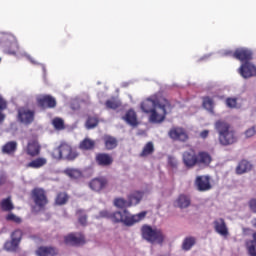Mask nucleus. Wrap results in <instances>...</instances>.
Listing matches in <instances>:
<instances>
[{
    "instance_id": "nucleus-1",
    "label": "nucleus",
    "mask_w": 256,
    "mask_h": 256,
    "mask_svg": "<svg viewBox=\"0 0 256 256\" xmlns=\"http://www.w3.org/2000/svg\"><path fill=\"white\" fill-rule=\"evenodd\" d=\"M214 129L218 133V141L222 147H229L235 145L237 135L235 130L231 129V124L223 120H217L214 124Z\"/></svg>"
},
{
    "instance_id": "nucleus-2",
    "label": "nucleus",
    "mask_w": 256,
    "mask_h": 256,
    "mask_svg": "<svg viewBox=\"0 0 256 256\" xmlns=\"http://www.w3.org/2000/svg\"><path fill=\"white\" fill-rule=\"evenodd\" d=\"M147 215V212L143 211L136 215H131L127 211V209H124L122 211H116L113 213L112 216V222L113 223H123V225H126V227H131L135 225V223H139V221H142V219H145V216Z\"/></svg>"
},
{
    "instance_id": "nucleus-3",
    "label": "nucleus",
    "mask_w": 256,
    "mask_h": 256,
    "mask_svg": "<svg viewBox=\"0 0 256 256\" xmlns=\"http://www.w3.org/2000/svg\"><path fill=\"white\" fill-rule=\"evenodd\" d=\"M141 236L144 241L151 243V245H161L165 243L167 236L159 228H153L150 225H143L141 228Z\"/></svg>"
},
{
    "instance_id": "nucleus-4",
    "label": "nucleus",
    "mask_w": 256,
    "mask_h": 256,
    "mask_svg": "<svg viewBox=\"0 0 256 256\" xmlns=\"http://www.w3.org/2000/svg\"><path fill=\"white\" fill-rule=\"evenodd\" d=\"M52 157L58 160L65 159L66 161H75V159L79 157V154L77 151H73V148L69 144L62 143L53 150Z\"/></svg>"
},
{
    "instance_id": "nucleus-5",
    "label": "nucleus",
    "mask_w": 256,
    "mask_h": 256,
    "mask_svg": "<svg viewBox=\"0 0 256 256\" xmlns=\"http://www.w3.org/2000/svg\"><path fill=\"white\" fill-rule=\"evenodd\" d=\"M167 109H172L171 102L169 100H162L159 107L155 108L149 115V123L159 124L165 121L167 117Z\"/></svg>"
},
{
    "instance_id": "nucleus-6",
    "label": "nucleus",
    "mask_w": 256,
    "mask_h": 256,
    "mask_svg": "<svg viewBox=\"0 0 256 256\" xmlns=\"http://www.w3.org/2000/svg\"><path fill=\"white\" fill-rule=\"evenodd\" d=\"M162 101H167V98H164L160 94H154L144 100L140 107L143 113H153V111H155V109L161 105Z\"/></svg>"
},
{
    "instance_id": "nucleus-7",
    "label": "nucleus",
    "mask_w": 256,
    "mask_h": 256,
    "mask_svg": "<svg viewBox=\"0 0 256 256\" xmlns=\"http://www.w3.org/2000/svg\"><path fill=\"white\" fill-rule=\"evenodd\" d=\"M31 199L33 200L34 205L38 209V211H43V209H45V207L49 203L47 193L43 188H34L31 191Z\"/></svg>"
},
{
    "instance_id": "nucleus-8",
    "label": "nucleus",
    "mask_w": 256,
    "mask_h": 256,
    "mask_svg": "<svg viewBox=\"0 0 256 256\" xmlns=\"http://www.w3.org/2000/svg\"><path fill=\"white\" fill-rule=\"evenodd\" d=\"M17 120L24 125H31L35 121V112L25 106L17 109Z\"/></svg>"
},
{
    "instance_id": "nucleus-9",
    "label": "nucleus",
    "mask_w": 256,
    "mask_h": 256,
    "mask_svg": "<svg viewBox=\"0 0 256 256\" xmlns=\"http://www.w3.org/2000/svg\"><path fill=\"white\" fill-rule=\"evenodd\" d=\"M36 103L40 109H55L57 107V100L51 95L37 96Z\"/></svg>"
},
{
    "instance_id": "nucleus-10",
    "label": "nucleus",
    "mask_w": 256,
    "mask_h": 256,
    "mask_svg": "<svg viewBox=\"0 0 256 256\" xmlns=\"http://www.w3.org/2000/svg\"><path fill=\"white\" fill-rule=\"evenodd\" d=\"M183 164L187 169H193L197 165V153L194 149L183 152L182 154Z\"/></svg>"
},
{
    "instance_id": "nucleus-11",
    "label": "nucleus",
    "mask_w": 256,
    "mask_h": 256,
    "mask_svg": "<svg viewBox=\"0 0 256 256\" xmlns=\"http://www.w3.org/2000/svg\"><path fill=\"white\" fill-rule=\"evenodd\" d=\"M243 79H251V77H256V66L251 62H244L238 69Z\"/></svg>"
},
{
    "instance_id": "nucleus-12",
    "label": "nucleus",
    "mask_w": 256,
    "mask_h": 256,
    "mask_svg": "<svg viewBox=\"0 0 256 256\" xmlns=\"http://www.w3.org/2000/svg\"><path fill=\"white\" fill-rule=\"evenodd\" d=\"M195 187L197 191H210V189H213V186L211 185V177L197 176L195 179Z\"/></svg>"
},
{
    "instance_id": "nucleus-13",
    "label": "nucleus",
    "mask_w": 256,
    "mask_h": 256,
    "mask_svg": "<svg viewBox=\"0 0 256 256\" xmlns=\"http://www.w3.org/2000/svg\"><path fill=\"white\" fill-rule=\"evenodd\" d=\"M107 178L105 177H98L94 178L89 182V187L92 191H95L96 193H101L105 187L108 185Z\"/></svg>"
},
{
    "instance_id": "nucleus-14",
    "label": "nucleus",
    "mask_w": 256,
    "mask_h": 256,
    "mask_svg": "<svg viewBox=\"0 0 256 256\" xmlns=\"http://www.w3.org/2000/svg\"><path fill=\"white\" fill-rule=\"evenodd\" d=\"M95 161L99 167H111L113 165V156L107 153L96 154Z\"/></svg>"
},
{
    "instance_id": "nucleus-15",
    "label": "nucleus",
    "mask_w": 256,
    "mask_h": 256,
    "mask_svg": "<svg viewBox=\"0 0 256 256\" xmlns=\"http://www.w3.org/2000/svg\"><path fill=\"white\" fill-rule=\"evenodd\" d=\"M233 57L239 61H244V63H249V61L253 59V52H251V50L241 48L235 51Z\"/></svg>"
},
{
    "instance_id": "nucleus-16",
    "label": "nucleus",
    "mask_w": 256,
    "mask_h": 256,
    "mask_svg": "<svg viewBox=\"0 0 256 256\" xmlns=\"http://www.w3.org/2000/svg\"><path fill=\"white\" fill-rule=\"evenodd\" d=\"M26 153L30 157H37V155L41 153V145H39V142L37 140L28 142Z\"/></svg>"
},
{
    "instance_id": "nucleus-17",
    "label": "nucleus",
    "mask_w": 256,
    "mask_h": 256,
    "mask_svg": "<svg viewBox=\"0 0 256 256\" xmlns=\"http://www.w3.org/2000/svg\"><path fill=\"white\" fill-rule=\"evenodd\" d=\"M214 229L216 233H219V235H222V237H227V235H229L227 224L223 218H219L218 220L214 221Z\"/></svg>"
},
{
    "instance_id": "nucleus-18",
    "label": "nucleus",
    "mask_w": 256,
    "mask_h": 256,
    "mask_svg": "<svg viewBox=\"0 0 256 256\" xmlns=\"http://www.w3.org/2000/svg\"><path fill=\"white\" fill-rule=\"evenodd\" d=\"M37 256H56L59 255V250L52 246H40L36 250Z\"/></svg>"
},
{
    "instance_id": "nucleus-19",
    "label": "nucleus",
    "mask_w": 256,
    "mask_h": 256,
    "mask_svg": "<svg viewBox=\"0 0 256 256\" xmlns=\"http://www.w3.org/2000/svg\"><path fill=\"white\" fill-rule=\"evenodd\" d=\"M169 136L171 139H174V141H187L189 139V136H187V133L183 131L181 128H175L169 131Z\"/></svg>"
},
{
    "instance_id": "nucleus-20",
    "label": "nucleus",
    "mask_w": 256,
    "mask_h": 256,
    "mask_svg": "<svg viewBox=\"0 0 256 256\" xmlns=\"http://www.w3.org/2000/svg\"><path fill=\"white\" fill-rule=\"evenodd\" d=\"M212 161H213V158L211 157V154H209L208 152H205V151L198 152L197 165H203V167H209Z\"/></svg>"
},
{
    "instance_id": "nucleus-21",
    "label": "nucleus",
    "mask_w": 256,
    "mask_h": 256,
    "mask_svg": "<svg viewBox=\"0 0 256 256\" xmlns=\"http://www.w3.org/2000/svg\"><path fill=\"white\" fill-rule=\"evenodd\" d=\"M122 119L131 127H137V125H139V121H137V113L132 109L128 110Z\"/></svg>"
},
{
    "instance_id": "nucleus-22",
    "label": "nucleus",
    "mask_w": 256,
    "mask_h": 256,
    "mask_svg": "<svg viewBox=\"0 0 256 256\" xmlns=\"http://www.w3.org/2000/svg\"><path fill=\"white\" fill-rule=\"evenodd\" d=\"M253 165H251V162L247 160H242L239 162L238 166L236 167V173L237 175H243V173H247L248 171H251Z\"/></svg>"
},
{
    "instance_id": "nucleus-23",
    "label": "nucleus",
    "mask_w": 256,
    "mask_h": 256,
    "mask_svg": "<svg viewBox=\"0 0 256 256\" xmlns=\"http://www.w3.org/2000/svg\"><path fill=\"white\" fill-rule=\"evenodd\" d=\"M64 241L66 245H71L72 247H75L83 243V237H77L75 234H69L65 237Z\"/></svg>"
},
{
    "instance_id": "nucleus-24",
    "label": "nucleus",
    "mask_w": 256,
    "mask_h": 256,
    "mask_svg": "<svg viewBox=\"0 0 256 256\" xmlns=\"http://www.w3.org/2000/svg\"><path fill=\"white\" fill-rule=\"evenodd\" d=\"M104 145L107 151H112V149H115L118 145L117 138L109 135L104 136Z\"/></svg>"
},
{
    "instance_id": "nucleus-25",
    "label": "nucleus",
    "mask_w": 256,
    "mask_h": 256,
    "mask_svg": "<svg viewBox=\"0 0 256 256\" xmlns=\"http://www.w3.org/2000/svg\"><path fill=\"white\" fill-rule=\"evenodd\" d=\"M141 199H143V192H134L128 195V203L131 206L139 205L141 203Z\"/></svg>"
},
{
    "instance_id": "nucleus-26",
    "label": "nucleus",
    "mask_w": 256,
    "mask_h": 256,
    "mask_svg": "<svg viewBox=\"0 0 256 256\" xmlns=\"http://www.w3.org/2000/svg\"><path fill=\"white\" fill-rule=\"evenodd\" d=\"M176 203L180 209H187V207L191 205V198H189L187 195L181 194L176 200Z\"/></svg>"
},
{
    "instance_id": "nucleus-27",
    "label": "nucleus",
    "mask_w": 256,
    "mask_h": 256,
    "mask_svg": "<svg viewBox=\"0 0 256 256\" xmlns=\"http://www.w3.org/2000/svg\"><path fill=\"white\" fill-rule=\"evenodd\" d=\"M79 149H82V151H93L95 149V142L89 138H85L80 142Z\"/></svg>"
},
{
    "instance_id": "nucleus-28",
    "label": "nucleus",
    "mask_w": 256,
    "mask_h": 256,
    "mask_svg": "<svg viewBox=\"0 0 256 256\" xmlns=\"http://www.w3.org/2000/svg\"><path fill=\"white\" fill-rule=\"evenodd\" d=\"M197 243V239L193 236L186 237L182 243L183 251H191L192 247Z\"/></svg>"
},
{
    "instance_id": "nucleus-29",
    "label": "nucleus",
    "mask_w": 256,
    "mask_h": 256,
    "mask_svg": "<svg viewBox=\"0 0 256 256\" xmlns=\"http://www.w3.org/2000/svg\"><path fill=\"white\" fill-rule=\"evenodd\" d=\"M44 165H47V159L36 158L28 163L27 167H31L32 169H41V167H44Z\"/></svg>"
},
{
    "instance_id": "nucleus-30",
    "label": "nucleus",
    "mask_w": 256,
    "mask_h": 256,
    "mask_svg": "<svg viewBox=\"0 0 256 256\" xmlns=\"http://www.w3.org/2000/svg\"><path fill=\"white\" fill-rule=\"evenodd\" d=\"M253 240L246 243L248 254L250 256H256V232L252 235Z\"/></svg>"
},
{
    "instance_id": "nucleus-31",
    "label": "nucleus",
    "mask_w": 256,
    "mask_h": 256,
    "mask_svg": "<svg viewBox=\"0 0 256 256\" xmlns=\"http://www.w3.org/2000/svg\"><path fill=\"white\" fill-rule=\"evenodd\" d=\"M0 208L2 209V211H13L15 209V206L11 201V197L2 199V201L0 202Z\"/></svg>"
},
{
    "instance_id": "nucleus-32",
    "label": "nucleus",
    "mask_w": 256,
    "mask_h": 256,
    "mask_svg": "<svg viewBox=\"0 0 256 256\" xmlns=\"http://www.w3.org/2000/svg\"><path fill=\"white\" fill-rule=\"evenodd\" d=\"M70 179H81L83 177V173L79 169H74V168H68L64 171Z\"/></svg>"
},
{
    "instance_id": "nucleus-33",
    "label": "nucleus",
    "mask_w": 256,
    "mask_h": 256,
    "mask_svg": "<svg viewBox=\"0 0 256 256\" xmlns=\"http://www.w3.org/2000/svg\"><path fill=\"white\" fill-rule=\"evenodd\" d=\"M2 151H3V153H6L7 155H11V153H15V151H17V142L10 141V142L6 143L2 147Z\"/></svg>"
},
{
    "instance_id": "nucleus-34",
    "label": "nucleus",
    "mask_w": 256,
    "mask_h": 256,
    "mask_svg": "<svg viewBox=\"0 0 256 256\" xmlns=\"http://www.w3.org/2000/svg\"><path fill=\"white\" fill-rule=\"evenodd\" d=\"M155 152V146L153 145V142H148L142 152L140 153V157H148V155H153Z\"/></svg>"
},
{
    "instance_id": "nucleus-35",
    "label": "nucleus",
    "mask_w": 256,
    "mask_h": 256,
    "mask_svg": "<svg viewBox=\"0 0 256 256\" xmlns=\"http://www.w3.org/2000/svg\"><path fill=\"white\" fill-rule=\"evenodd\" d=\"M114 205L118 209H127V207H131L128 200H125L124 198H116L114 200Z\"/></svg>"
},
{
    "instance_id": "nucleus-36",
    "label": "nucleus",
    "mask_w": 256,
    "mask_h": 256,
    "mask_svg": "<svg viewBox=\"0 0 256 256\" xmlns=\"http://www.w3.org/2000/svg\"><path fill=\"white\" fill-rule=\"evenodd\" d=\"M99 125V119L97 117H88L85 127L86 129H95Z\"/></svg>"
},
{
    "instance_id": "nucleus-37",
    "label": "nucleus",
    "mask_w": 256,
    "mask_h": 256,
    "mask_svg": "<svg viewBox=\"0 0 256 256\" xmlns=\"http://www.w3.org/2000/svg\"><path fill=\"white\" fill-rule=\"evenodd\" d=\"M67 201H69V196L65 192L59 193L56 197V205H65Z\"/></svg>"
},
{
    "instance_id": "nucleus-38",
    "label": "nucleus",
    "mask_w": 256,
    "mask_h": 256,
    "mask_svg": "<svg viewBox=\"0 0 256 256\" xmlns=\"http://www.w3.org/2000/svg\"><path fill=\"white\" fill-rule=\"evenodd\" d=\"M17 247H19V243L15 242L13 239L4 244V249H6V251H17Z\"/></svg>"
},
{
    "instance_id": "nucleus-39",
    "label": "nucleus",
    "mask_w": 256,
    "mask_h": 256,
    "mask_svg": "<svg viewBox=\"0 0 256 256\" xmlns=\"http://www.w3.org/2000/svg\"><path fill=\"white\" fill-rule=\"evenodd\" d=\"M106 108L108 109H119V107H121V102L115 100V99H111V100H107L105 102Z\"/></svg>"
},
{
    "instance_id": "nucleus-40",
    "label": "nucleus",
    "mask_w": 256,
    "mask_h": 256,
    "mask_svg": "<svg viewBox=\"0 0 256 256\" xmlns=\"http://www.w3.org/2000/svg\"><path fill=\"white\" fill-rule=\"evenodd\" d=\"M203 107L209 111V113H213V100L209 97H205L203 99Z\"/></svg>"
},
{
    "instance_id": "nucleus-41",
    "label": "nucleus",
    "mask_w": 256,
    "mask_h": 256,
    "mask_svg": "<svg viewBox=\"0 0 256 256\" xmlns=\"http://www.w3.org/2000/svg\"><path fill=\"white\" fill-rule=\"evenodd\" d=\"M23 237V232L21 230H15L12 234H11V239L12 241H15L16 243H21V239Z\"/></svg>"
},
{
    "instance_id": "nucleus-42",
    "label": "nucleus",
    "mask_w": 256,
    "mask_h": 256,
    "mask_svg": "<svg viewBox=\"0 0 256 256\" xmlns=\"http://www.w3.org/2000/svg\"><path fill=\"white\" fill-rule=\"evenodd\" d=\"M111 219L113 221V213L109 212L108 210H102L99 212V216L96 219Z\"/></svg>"
},
{
    "instance_id": "nucleus-43",
    "label": "nucleus",
    "mask_w": 256,
    "mask_h": 256,
    "mask_svg": "<svg viewBox=\"0 0 256 256\" xmlns=\"http://www.w3.org/2000/svg\"><path fill=\"white\" fill-rule=\"evenodd\" d=\"M53 125L55 129H58V131H61V129H65V123L63 122V119L61 118H55L53 120Z\"/></svg>"
},
{
    "instance_id": "nucleus-44",
    "label": "nucleus",
    "mask_w": 256,
    "mask_h": 256,
    "mask_svg": "<svg viewBox=\"0 0 256 256\" xmlns=\"http://www.w3.org/2000/svg\"><path fill=\"white\" fill-rule=\"evenodd\" d=\"M7 221H13L14 223H21V218H19L17 215L10 213L6 216Z\"/></svg>"
},
{
    "instance_id": "nucleus-45",
    "label": "nucleus",
    "mask_w": 256,
    "mask_h": 256,
    "mask_svg": "<svg viewBox=\"0 0 256 256\" xmlns=\"http://www.w3.org/2000/svg\"><path fill=\"white\" fill-rule=\"evenodd\" d=\"M226 105H227V107H230V108L237 107V99H235V98H228L226 100Z\"/></svg>"
},
{
    "instance_id": "nucleus-46",
    "label": "nucleus",
    "mask_w": 256,
    "mask_h": 256,
    "mask_svg": "<svg viewBox=\"0 0 256 256\" xmlns=\"http://www.w3.org/2000/svg\"><path fill=\"white\" fill-rule=\"evenodd\" d=\"M255 134H256L255 127L249 128L248 130L245 131V136L247 139L255 136Z\"/></svg>"
},
{
    "instance_id": "nucleus-47",
    "label": "nucleus",
    "mask_w": 256,
    "mask_h": 256,
    "mask_svg": "<svg viewBox=\"0 0 256 256\" xmlns=\"http://www.w3.org/2000/svg\"><path fill=\"white\" fill-rule=\"evenodd\" d=\"M168 163L170 166H172L174 169L177 168V159L173 156L168 157Z\"/></svg>"
},
{
    "instance_id": "nucleus-48",
    "label": "nucleus",
    "mask_w": 256,
    "mask_h": 256,
    "mask_svg": "<svg viewBox=\"0 0 256 256\" xmlns=\"http://www.w3.org/2000/svg\"><path fill=\"white\" fill-rule=\"evenodd\" d=\"M7 109V101L0 96V111H5Z\"/></svg>"
},
{
    "instance_id": "nucleus-49",
    "label": "nucleus",
    "mask_w": 256,
    "mask_h": 256,
    "mask_svg": "<svg viewBox=\"0 0 256 256\" xmlns=\"http://www.w3.org/2000/svg\"><path fill=\"white\" fill-rule=\"evenodd\" d=\"M249 207L252 213H256V199H251L249 201Z\"/></svg>"
},
{
    "instance_id": "nucleus-50",
    "label": "nucleus",
    "mask_w": 256,
    "mask_h": 256,
    "mask_svg": "<svg viewBox=\"0 0 256 256\" xmlns=\"http://www.w3.org/2000/svg\"><path fill=\"white\" fill-rule=\"evenodd\" d=\"M78 221L81 225H87V215L79 216Z\"/></svg>"
},
{
    "instance_id": "nucleus-51",
    "label": "nucleus",
    "mask_w": 256,
    "mask_h": 256,
    "mask_svg": "<svg viewBox=\"0 0 256 256\" xmlns=\"http://www.w3.org/2000/svg\"><path fill=\"white\" fill-rule=\"evenodd\" d=\"M5 181H7V177L5 176V173L0 172V187L1 185H5Z\"/></svg>"
},
{
    "instance_id": "nucleus-52",
    "label": "nucleus",
    "mask_w": 256,
    "mask_h": 256,
    "mask_svg": "<svg viewBox=\"0 0 256 256\" xmlns=\"http://www.w3.org/2000/svg\"><path fill=\"white\" fill-rule=\"evenodd\" d=\"M200 137H202V139H207V137H209V130H203L200 133Z\"/></svg>"
},
{
    "instance_id": "nucleus-53",
    "label": "nucleus",
    "mask_w": 256,
    "mask_h": 256,
    "mask_svg": "<svg viewBox=\"0 0 256 256\" xmlns=\"http://www.w3.org/2000/svg\"><path fill=\"white\" fill-rule=\"evenodd\" d=\"M1 111L3 110H0V123H3V121H5V114Z\"/></svg>"
},
{
    "instance_id": "nucleus-54",
    "label": "nucleus",
    "mask_w": 256,
    "mask_h": 256,
    "mask_svg": "<svg viewBox=\"0 0 256 256\" xmlns=\"http://www.w3.org/2000/svg\"><path fill=\"white\" fill-rule=\"evenodd\" d=\"M252 225H253V227H255V229H256V219L252 220Z\"/></svg>"
},
{
    "instance_id": "nucleus-55",
    "label": "nucleus",
    "mask_w": 256,
    "mask_h": 256,
    "mask_svg": "<svg viewBox=\"0 0 256 256\" xmlns=\"http://www.w3.org/2000/svg\"><path fill=\"white\" fill-rule=\"evenodd\" d=\"M81 213H83V210H78V211H77V214H78V215H81Z\"/></svg>"
},
{
    "instance_id": "nucleus-56",
    "label": "nucleus",
    "mask_w": 256,
    "mask_h": 256,
    "mask_svg": "<svg viewBox=\"0 0 256 256\" xmlns=\"http://www.w3.org/2000/svg\"><path fill=\"white\" fill-rule=\"evenodd\" d=\"M32 63H35V61L32 60Z\"/></svg>"
}]
</instances>
